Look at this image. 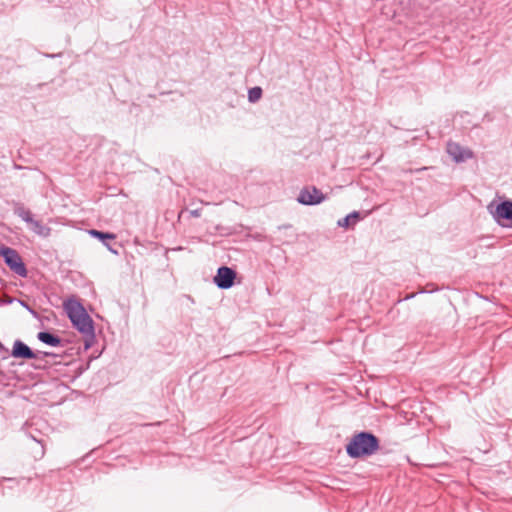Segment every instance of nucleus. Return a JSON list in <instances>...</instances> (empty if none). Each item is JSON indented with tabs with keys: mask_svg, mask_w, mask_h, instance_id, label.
Here are the masks:
<instances>
[{
	"mask_svg": "<svg viewBox=\"0 0 512 512\" xmlns=\"http://www.w3.org/2000/svg\"><path fill=\"white\" fill-rule=\"evenodd\" d=\"M89 234L95 238H98L99 240H101V242H103V244L110 250L112 251V248L110 247V245L106 242V240H114L116 238V235L113 234V233H108V232H102V231H99V230H95V229H91L89 230ZM113 252H115L113 250Z\"/></svg>",
	"mask_w": 512,
	"mask_h": 512,
	"instance_id": "obj_11",
	"label": "nucleus"
},
{
	"mask_svg": "<svg viewBox=\"0 0 512 512\" xmlns=\"http://www.w3.org/2000/svg\"><path fill=\"white\" fill-rule=\"evenodd\" d=\"M236 272L227 266L218 268L217 274L214 277V283L220 289H229L234 285Z\"/></svg>",
	"mask_w": 512,
	"mask_h": 512,
	"instance_id": "obj_6",
	"label": "nucleus"
},
{
	"mask_svg": "<svg viewBox=\"0 0 512 512\" xmlns=\"http://www.w3.org/2000/svg\"><path fill=\"white\" fill-rule=\"evenodd\" d=\"M359 219H360V213L357 211H354V212L348 214L343 219H340L338 221V225L340 227L349 228L351 226H354Z\"/></svg>",
	"mask_w": 512,
	"mask_h": 512,
	"instance_id": "obj_12",
	"label": "nucleus"
},
{
	"mask_svg": "<svg viewBox=\"0 0 512 512\" xmlns=\"http://www.w3.org/2000/svg\"><path fill=\"white\" fill-rule=\"evenodd\" d=\"M11 355L14 358H21V359L36 358V354L31 350V348L20 340H16L14 342Z\"/></svg>",
	"mask_w": 512,
	"mask_h": 512,
	"instance_id": "obj_8",
	"label": "nucleus"
},
{
	"mask_svg": "<svg viewBox=\"0 0 512 512\" xmlns=\"http://www.w3.org/2000/svg\"><path fill=\"white\" fill-rule=\"evenodd\" d=\"M28 224L30 225V229L37 235L42 237H48L50 235L51 229L44 225L41 221L34 220L32 218V222H29Z\"/></svg>",
	"mask_w": 512,
	"mask_h": 512,
	"instance_id": "obj_10",
	"label": "nucleus"
},
{
	"mask_svg": "<svg viewBox=\"0 0 512 512\" xmlns=\"http://www.w3.org/2000/svg\"><path fill=\"white\" fill-rule=\"evenodd\" d=\"M37 337L41 342H43L49 346L57 347V346L61 345V338L50 333V332H47V331L39 332Z\"/></svg>",
	"mask_w": 512,
	"mask_h": 512,
	"instance_id": "obj_9",
	"label": "nucleus"
},
{
	"mask_svg": "<svg viewBox=\"0 0 512 512\" xmlns=\"http://www.w3.org/2000/svg\"><path fill=\"white\" fill-rule=\"evenodd\" d=\"M64 308L74 327L82 334L93 338V321L84 307L78 301L68 299L64 302Z\"/></svg>",
	"mask_w": 512,
	"mask_h": 512,
	"instance_id": "obj_2",
	"label": "nucleus"
},
{
	"mask_svg": "<svg viewBox=\"0 0 512 512\" xmlns=\"http://www.w3.org/2000/svg\"><path fill=\"white\" fill-rule=\"evenodd\" d=\"M447 153L453 158V160L457 163L464 162L467 159L473 157V153L471 150L460 146L458 143L449 142L447 144Z\"/></svg>",
	"mask_w": 512,
	"mask_h": 512,
	"instance_id": "obj_7",
	"label": "nucleus"
},
{
	"mask_svg": "<svg viewBox=\"0 0 512 512\" xmlns=\"http://www.w3.org/2000/svg\"><path fill=\"white\" fill-rule=\"evenodd\" d=\"M262 96V89L260 87H253L248 91V100L251 103L257 102Z\"/></svg>",
	"mask_w": 512,
	"mask_h": 512,
	"instance_id": "obj_14",
	"label": "nucleus"
},
{
	"mask_svg": "<svg viewBox=\"0 0 512 512\" xmlns=\"http://www.w3.org/2000/svg\"><path fill=\"white\" fill-rule=\"evenodd\" d=\"M0 256L4 258L6 265L20 277L27 276V269L19 253L10 247L0 245Z\"/></svg>",
	"mask_w": 512,
	"mask_h": 512,
	"instance_id": "obj_3",
	"label": "nucleus"
},
{
	"mask_svg": "<svg viewBox=\"0 0 512 512\" xmlns=\"http://www.w3.org/2000/svg\"><path fill=\"white\" fill-rule=\"evenodd\" d=\"M193 215L198 216L197 211H194V212H193Z\"/></svg>",
	"mask_w": 512,
	"mask_h": 512,
	"instance_id": "obj_15",
	"label": "nucleus"
},
{
	"mask_svg": "<svg viewBox=\"0 0 512 512\" xmlns=\"http://www.w3.org/2000/svg\"><path fill=\"white\" fill-rule=\"evenodd\" d=\"M379 448V440L374 434L359 432L346 445V452L351 458H361L375 454Z\"/></svg>",
	"mask_w": 512,
	"mask_h": 512,
	"instance_id": "obj_1",
	"label": "nucleus"
},
{
	"mask_svg": "<svg viewBox=\"0 0 512 512\" xmlns=\"http://www.w3.org/2000/svg\"><path fill=\"white\" fill-rule=\"evenodd\" d=\"M14 213L20 217L23 221H25L27 224L29 222H32V214L30 210L25 208L22 204H17L14 208Z\"/></svg>",
	"mask_w": 512,
	"mask_h": 512,
	"instance_id": "obj_13",
	"label": "nucleus"
},
{
	"mask_svg": "<svg viewBox=\"0 0 512 512\" xmlns=\"http://www.w3.org/2000/svg\"><path fill=\"white\" fill-rule=\"evenodd\" d=\"M325 199L326 196L315 186L303 188L297 197V201L302 205H317Z\"/></svg>",
	"mask_w": 512,
	"mask_h": 512,
	"instance_id": "obj_4",
	"label": "nucleus"
},
{
	"mask_svg": "<svg viewBox=\"0 0 512 512\" xmlns=\"http://www.w3.org/2000/svg\"><path fill=\"white\" fill-rule=\"evenodd\" d=\"M492 214L499 225L512 228V201L501 202Z\"/></svg>",
	"mask_w": 512,
	"mask_h": 512,
	"instance_id": "obj_5",
	"label": "nucleus"
}]
</instances>
